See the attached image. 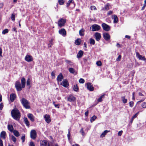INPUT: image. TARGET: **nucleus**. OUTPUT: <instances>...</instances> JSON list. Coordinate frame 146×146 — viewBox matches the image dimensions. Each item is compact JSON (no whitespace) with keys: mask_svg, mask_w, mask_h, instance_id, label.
<instances>
[{"mask_svg":"<svg viewBox=\"0 0 146 146\" xmlns=\"http://www.w3.org/2000/svg\"><path fill=\"white\" fill-rule=\"evenodd\" d=\"M21 85L20 82L19 81H17L15 83V87L18 91H20L22 90V88L25 87L26 80L25 78L23 77L22 78L21 80Z\"/></svg>","mask_w":146,"mask_h":146,"instance_id":"f257e3e1","label":"nucleus"},{"mask_svg":"<svg viewBox=\"0 0 146 146\" xmlns=\"http://www.w3.org/2000/svg\"><path fill=\"white\" fill-rule=\"evenodd\" d=\"M11 115L14 119L17 121H19L21 117V113L19 110L16 108L12 110L11 111Z\"/></svg>","mask_w":146,"mask_h":146,"instance_id":"f03ea898","label":"nucleus"},{"mask_svg":"<svg viewBox=\"0 0 146 146\" xmlns=\"http://www.w3.org/2000/svg\"><path fill=\"white\" fill-rule=\"evenodd\" d=\"M21 104L26 109L30 108L29 102L24 98H22L21 100Z\"/></svg>","mask_w":146,"mask_h":146,"instance_id":"7ed1b4c3","label":"nucleus"},{"mask_svg":"<svg viewBox=\"0 0 146 146\" xmlns=\"http://www.w3.org/2000/svg\"><path fill=\"white\" fill-rule=\"evenodd\" d=\"M66 22V20L63 18L60 19L58 21V26L61 27L64 25L65 24Z\"/></svg>","mask_w":146,"mask_h":146,"instance_id":"20e7f679","label":"nucleus"},{"mask_svg":"<svg viewBox=\"0 0 146 146\" xmlns=\"http://www.w3.org/2000/svg\"><path fill=\"white\" fill-rule=\"evenodd\" d=\"M31 138L33 139H35L37 137V133L35 130L33 129L30 132Z\"/></svg>","mask_w":146,"mask_h":146,"instance_id":"39448f33","label":"nucleus"},{"mask_svg":"<svg viewBox=\"0 0 146 146\" xmlns=\"http://www.w3.org/2000/svg\"><path fill=\"white\" fill-rule=\"evenodd\" d=\"M103 29L106 31H109L110 30V27L105 23H103L102 25Z\"/></svg>","mask_w":146,"mask_h":146,"instance_id":"423d86ee","label":"nucleus"},{"mask_svg":"<svg viewBox=\"0 0 146 146\" xmlns=\"http://www.w3.org/2000/svg\"><path fill=\"white\" fill-rule=\"evenodd\" d=\"M92 27V31H98L101 28V27L100 26L96 24L93 25Z\"/></svg>","mask_w":146,"mask_h":146,"instance_id":"0eeeda50","label":"nucleus"},{"mask_svg":"<svg viewBox=\"0 0 146 146\" xmlns=\"http://www.w3.org/2000/svg\"><path fill=\"white\" fill-rule=\"evenodd\" d=\"M25 60L26 61L29 62L33 61V57L27 54L25 56Z\"/></svg>","mask_w":146,"mask_h":146,"instance_id":"6e6552de","label":"nucleus"},{"mask_svg":"<svg viewBox=\"0 0 146 146\" xmlns=\"http://www.w3.org/2000/svg\"><path fill=\"white\" fill-rule=\"evenodd\" d=\"M86 86L87 89L89 91H92L94 90V88L91 83L90 82L86 84Z\"/></svg>","mask_w":146,"mask_h":146,"instance_id":"1a4fd4ad","label":"nucleus"},{"mask_svg":"<svg viewBox=\"0 0 146 146\" xmlns=\"http://www.w3.org/2000/svg\"><path fill=\"white\" fill-rule=\"evenodd\" d=\"M44 118L46 122L49 123L51 121L50 116L49 115L46 114L44 116Z\"/></svg>","mask_w":146,"mask_h":146,"instance_id":"9d476101","label":"nucleus"},{"mask_svg":"<svg viewBox=\"0 0 146 146\" xmlns=\"http://www.w3.org/2000/svg\"><path fill=\"white\" fill-rule=\"evenodd\" d=\"M104 38L106 40H108L110 39V36L108 33H104L103 34Z\"/></svg>","mask_w":146,"mask_h":146,"instance_id":"9b49d317","label":"nucleus"},{"mask_svg":"<svg viewBox=\"0 0 146 146\" xmlns=\"http://www.w3.org/2000/svg\"><path fill=\"white\" fill-rule=\"evenodd\" d=\"M136 56L140 60L143 61L146 60L145 58L143 56H142L140 55L138 52H136Z\"/></svg>","mask_w":146,"mask_h":146,"instance_id":"f8f14e48","label":"nucleus"},{"mask_svg":"<svg viewBox=\"0 0 146 146\" xmlns=\"http://www.w3.org/2000/svg\"><path fill=\"white\" fill-rule=\"evenodd\" d=\"M94 36L96 40L97 41H99L101 38L100 33L98 32L95 33Z\"/></svg>","mask_w":146,"mask_h":146,"instance_id":"ddd939ff","label":"nucleus"},{"mask_svg":"<svg viewBox=\"0 0 146 146\" xmlns=\"http://www.w3.org/2000/svg\"><path fill=\"white\" fill-rule=\"evenodd\" d=\"M59 33L62 36H65L66 34V32L64 29H62L59 31Z\"/></svg>","mask_w":146,"mask_h":146,"instance_id":"4468645a","label":"nucleus"},{"mask_svg":"<svg viewBox=\"0 0 146 146\" xmlns=\"http://www.w3.org/2000/svg\"><path fill=\"white\" fill-rule=\"evenodd\" d=\"M41 146H49L48 142L46 140L42 141L40 143Z\"/></svg>","mask_w":146,"mask_h":146,"instance_id":"2eb2a0df","label":"nucleus"},{"mask_svg":"<svg viewBox=\"0 0 146 146\" xmlns=\"http://www.w3.org/2000/svg\"><path fill=\"white\" fill-rule=\"evenodd\" d=\"M61 84L65 87H67L69 85L68 82L66 80H63Z\"/></svg>","mask_w":146,"mask_h":146,"instance_id":"dca6fc26","label":"nucleus"},{"mask_svg":"<svg viewBox=\"0 0 146 146\" xmlns=\"http://www.w3.org/2000/svg\"><path fill=\"white\" fill-rule=\"evenodd\" d=\"M75 97L73 96H70L68 98V101L71 102H73L75 100Z\"/></svg>","mask_w":146,"mask_h":146,"instance_id":"f3484780","label":"nucleus"},{"mask_svg":"<svg viewBox=\"0 0 146 146\" xmlns=\"http://www.w3.org/2000/svg\"><path fill=\"white\" fill-rule=\"evenodd\" d=\"M27 117L32 122H33L34 121V117L32 114L28 113L27 115Z\"/></svg>","mask_w":146,"mask_h":146,"instance_id":"a211bd4d","label":"nucleus"},{"mask_svg":"<svg viewBox=\"0 0 146 146\" xmlns=\"http://www.w3.org/2000/svg\"><path fill=\"white\" fill-rule=\"evenodd\" d=\"M112 18L113 19V23H117L118 21V19L116 15H113L112 16Z\"/></svg>","mask_w":146,"mask_h":146,"instance_id":"6ab92c4d","label":"nucleus"},{"mask_svg":"<svg viewBox=\"0 0 146 146\" xmlns=\"http://www.w3.org/2000/svg\"><path fill=\"white\" fill-rule=\"evenodd\" d=\"M16 98V96L15 94H10V99L11 102L14 101Z\"/></svg>","mask_w":146,"mask_h":146,"instance_id":"aec40b11","label":"nucleus"},{"mask_svg":"<svg viewBox=\"0 0 146 146\" xmlns=\"http://www.w3.org/2000/svg\"><path fill=\"white\" fill-rule=\"evenodd\" d=\"M63 79V76L62 74L60 73L57 76V81L58 82H60Z\"/></svg>","mask_w":146,"mask_h":146,"instance_id":"412c9836","label":"nucleus"},{"mask_svg":"<svg viewBox=\"0 0 146 146\" xmlns=\"http://www.w3.org/2000/svg\"><path fill=\"white\" fill-rule=\"evenodd\" d=\"M83 51L81 50H80L77 55V58H81L83 56Z\"/></svg>","mask_w":146,"mask_h":146,"instance_id":"4be33fe9","label":"nucleus"},{"mask_svg":"<svg viewBox=\"0 0 146 146\" xmlns=\"http://www.w3.org/2000/svg\"><path fill=\"white\" fill-rule=\"evenodd\" d=\"M7 127L8 130L11 132H13V126L12 125H8L7 126Z\"/></svg>","mask_w":146,"mask_h":146,"instance_id":"5701e85b","label":"nucleus"},{"mask_svg":"<svg viewBox=\"0 0 146 146\" xmlns=\"http://www.w3.org/2000/svg\"><path fill=\"white\" fill-rule=\"evenodd\" d=\"M138 113L139 112H137L132 117L130 121V123H131V124H132V123L133 121L134 120V119L137 117Z\"/></svg>","mask_w":146,"mask_h":146,"instance_id":"b1692460","label":"nucleus"},{"mask_svg":"<svg viewBox=\"0 0 146 146\" xmlns=\"http://www.w3.org/2000/svg\"><path fill=\"white\" fill-rule=\"evenodd\" d=\"M6 135V133L5 131H2L0 134V136L2 137L3 139H5V135Z\"/></svg>","mask_w":146,"mask_h":146,"instance_id":"393cba45","label":"nucleus"},{"mask_svg":"<svg viewBox=\"0 0 146 146\" xmlns=\"http://www.w3.org/2000/svg\"><path fill=\"white\" fill-rule=\"evenodd\" d=\"M24 121L26 125L29 127L30 125L29 122L27 117H24Z\"/></svg>","mask_w":146,"mask_h":146,"instance_id":"a878e982","label":"nucleus"},{"mask_svg":"<svg viewBox=\"0 0 146 146\" xmlns=\"http://www.w3.org/2000/svg\"><path fill=\"white\" fill-rule=\"evenodd\" d=\"M85 30L83 29H80L79 31V34L80 36H83L84 35V32Z\"/></svg>","mask_w":146,"mask_h":146,"instance_id":"bb28decb","label":"nucleus"},{"mask_svg":"<svg viewBox=\"0 0 146 146\" xmlns=\"http://www.w3.org/2000/svg\"><path fill=\"white\" fill-rule=\"evenodd\" d=\"M13 132V133L14 135L17 137H18L20 135V134L19 132L16 130H14Z\"/></svg>","mask_w":146,"mask_h":146,"instance_id":"cd10ccee","label":"nucleus"},{"mask_svg":"<svg viewBox=\"0 0 146 146\" xmlns=\"http://www.w3.org/2000/svg\"><path fill=\"white\" fill-rule=\"evenodd\" d=\"M121 101L123 104H125L127 102V99L125 98V96H123L121 97Z\"/></svg>","mask_w":146,"mask_h":146,"instance_id":"c85d7f7f","label":"nucleus"},{"mask_svg":"<svg viewBox=\"0 0 146 146\" xmlns=\"http://www.w3.org/2000/svg\"><path fill=\"white\" fill-rule=\"evenodd\" d=\"M110 132L109 131L106 130L104 131L101 134L100 137H104L106 134L108 132Z\"/></svg>","mask_w":146,"mask_h":146,"instance_id":"c756f323","label":"nucleus"},{"mask_svg":"<svg viewBox=\"0 0 146 146\" xmlns=\"http://www.w3.org/2000/svg\"><path fill=\"white\" fill-rule=\"evenodd\" d=\"M74 1L73 0H69L68 2L66 3V7H68L70 4L71 3H74Z\"/></svg>","mask_w":146,"mask_h":146,"instance_id":"7c9ffc66","label":"nucleus"},{"mask_svg":"<svg viewBox=\"0 0 146 146\" xmlns=\"http://www.w3.org/2000/svg\"><path fill=\"white\" fill-rule=\"evenodd\" d=\"M53 39H51L49 41V43L48 44V47L49 48L52 47V45H53Z\"/></svg>","mask_w":146,"mask_h":146,"instance_id":"2f4dec72","label":"nucleus"},{"mask_svg":"<svg viewBox=\"0 0 146 146\" xmlns=\"http://www.w3.org/2000/svg\"><path fill=\"white\" fill-rule=\"evenodd\" d=\"M81 40L80 39H77L75 41V43L76 44L79 45L80 44Z\"/></svg>","mask_w":146,"mask_h":146,"instance_id":"473e14b6","label":"nucleus"},{"mask_svg":"<svg viewBox=\"0 0 146 146\" xmlns=\"http://www.w3.org/2000/svg\"><path fill=\"white\" fill-rule=\"evenodd\" d=\"M90 42L91 44L94 45L95 44V40L92 38L90 39Z\"/></svg>","mask_w":146,"mask_h":146,"instance_id":"72a5a7b5","label":"nucleus"},{"mask_svg":"<svg viewBox=\"0 0 146 146\" xmlns=\"http://www.w3.org/2000/svg\"><path fill=\"white\" fill-rule=\"evenodd\" d=\"M73 90L76 92H78V88L77 86V85H74L73 87Z\"/></svg>","mask_w":146,"mask_h":146,"instance_id":"f704fd0d","label":"nucleus"},{"mask_svg":"<svg viewBox=\"0 0 146 146\" xmlns=\"http://www.w3.org/2000/svg\"><path fill=\"white\" fill-rule=\"evenodd\" d=\"M104 95H102L98 99V102H101L102 101V99L104 98Z\"/></svg>","mask_w":146,"mask_h":146,"instance_id":"c9c22d12","label":"nucleus"},{"mask_svg":"<svg viewBox=\"0 0 146 146\" xmlns=\"http://www.w3.org/2000/svg\"><path fill=\"white\" fill-rule=\"evenodd\" d=\"M65 61L67 64H68L71 66L73 65V63L70 60H65Z\"/></svg>","mask_w":146,"mask_h":146,"instance_id":"e433bc0d","label":"nucleus"},{"mask_svg":"<svg viewBox=\"0 0 146 146\" xmlns=\"http://www.w3.org/2000/svg\"><path fill=\"white\" fill-rule=\"evenodd\" d=\"M70 72L71 73L74 74L75 72L74 70L72 68H70L69 69Z\"/></svg>","mask_w":146,"mask_h":146,"instance_id":"4c0bfd02","label":"nucleus"},{"mask_svg":"<svg viewBox=\"0 0 146 146\" xmlns=\"http://www.w3.org/2000/svg\"><path fill=\"white\" fill-rule=\"evenodd\" d=\"M96 117L94 115L90 119V121L91 122H92L93 121H94L95 119L96 118Z\"/></svg>","mask_w":146,"mask_h":146,"instance_id":"58836bf2","label":"nucleus"},{"mask_svg":"<svg viewBox=\"0 0 146 146\" xmlns=\"http://www.w3.org/2000/svg\"><path fill=\"white\" fill-rule=\"evenodd\" d=\"M58 1L59 4L60 5H63L65 2L64 0H58Z\"/></svg>","mask_w":146,"mask_h":146,"instance_id":"ea45409f","label":"nucleus"},{"mask_svg":"<svg viewBox=\"0 0 146 146\" xmlns=\"http://www.w3.org/2000/svg\"><path fill=\"white\" fill-rule=\"evenodd\" d=\"M9 30L7 29H5L2 31V33L3 34L5 35L6 33H8Z\"/></svg>","mask_w":146,"mask_h":146,"instance_id":"a19ab883","label":"nucleus"},{"mask_svg":"<svg viewBox=\"0 0 146 146\" xmlns=\"http://www.w3.org/2000/svg\"><path fill=\"white\" fill-rule=\"evenodd\" d=\"M15 13H13L11 15V19L13 21H15Z\"/></svg>","mask_w":146,"mask_h":146,"instance_id":"79ce46f5","label":"nucleus"},{"mask_svg":"<svg viewBox=\"0 0 146 146\" xmlns=\"http://www.w3.org/2000/svg\"><path fill=\"white\" fill-rule=\"evenodd\" d=\"M11 139L12 141L15 143L16 142L17 139L13 135L11 136Z\"/></svg>","mask_w":146,"mask_h":146,"instance_id":"37998d69","label":"nucleus"},{"mask_svg":"<svg viewBox=\"0 0 146 146\" xmlns=\"http://www.w3.org/2000/svg\"><path fill=\"white\" fill-rule=\"evenodd\" d=\"M25 136L24 134H23V135L22 136V137H21V139L22 140V142L23 143L25 142Z\"/></svg>","mask_w":146,"mask_h":146,"instance_id":"c03bdc74","label":"nucleus"},{"mask_svg":"<svg viewBox=\"0 0 146 146\" xmlns=\"http://www.w3.org/2000/svg\"><path fill=\"white\" fill-rule=\"evenodd\" d=\"M27 85L28 86H29L30 85V79L29 78H28L27 80Z\"/></svg>","mask_w":146,"mask_h":146,"instance_id":"a18cd8bd","label":"nucleus"},{"mask_svg":"<svg viewBox=\"0 0 146 146\" xmlns=\"http://www.w3.org/2000/svg\"><path fill=\"white\" fill-rule=\"evenodd\" d=\"M79 82L80 83L83 84L84 82L85 81L84 79L82 78H80L79 80Z\"/></svg>","mask_w":146,"mask_h":146,"instance_id":"49530a36","label":"nucleus"},{"mask_svg":"<svg viewBox=\"0 0 146 146\" xmlns=\"http://www.w3.org/2000/svg\"><path fill=\"white\" fill-rule=\"evenodd\" d=\"M129 106L131 107L132 108L133 106L134 103L133 102H132V101L130 102H129Z\"/></svg>","mask_w":146,"mask_h":146,"instance_id":"de8ad7c7","label":"nucleus"},{"mask_svg":"<svg viewBox=\"0 0 146 146\" xmlns=\"http://www.w3.org/2000/svg\"><path fill=\"white\" fill-rule=\"evenodd\" d=\"M96 64L97 66H101L102 65V63L100 61H97L96 63Z\"/></svg>","mask_w":146,"mask_h":146,"instance_id":"09e8293b","label":"nucleus"},{"mask_svg":"<svg viewBox=\"0 0 146 146\" xmlns=\"http://www.w3.org/2000/svg\"><path fill=\"white\" fill-rule=\"evenodd\" d=\"M109 4H108L106 5L105 7V9L108 10L109 9Z\"/></svg>","mask_w":146,"mask_h":146,"instance_id":"8fccbe9b","label":"nucleus"},{"mask_svg":"<svg viewBox=\"0 0 146 146\" xmlns=\"http://www.w3.org/2000/svg\"><path fill=\"white\" fill-rule=\"evenodd\" d=\"M142 106L143 108H146V102H143L142 104Z\"/></svg>","mask_w":146,"mask_h":146,"instance_id":"3c124183","label":"nucleus"},{"mask_svg":"<svg viewBox=\"0 0 146 146\" xmlns=\"http://www.w3.org/2000/svg\"><path fill=\"white\" fill-rule=\"evenodd\" d=\"M12 31H15V33L17 32V29L15 27H14L12 29Z\"/></svg>","mask_w":146,"mask_h":146,"instance_id":"603ef678","label":"nucleus"},{"mask_svg":"<svg viewBox=\"0 0 146 146\" xmlns=\"http://www.w3.org/2000/svg\"><path fill=\"white\" fill-rule=\"evenodd\" d=\"M90 8L91 10H96V7L94 6H91Z\"/></svg>","mask_w":146,"mask_h":146,"instance_id":"864d4df0","label":"nucleus"},{"mask_svg":"<svg viewBox=\"0 0 146 146\" xmlns=\"http://www.w3.org/2000/svg\"><path fill=\"white\" fill-rule=\"evenodd\" d=\"M29 146H35L34 143L33 141H31L29 144Z\"/></svg>","mask_w":146,"mask_h":146,"instance_id":"5fc2aeb1","label":"nucleus"},{"mask_svg":"<svg viewBox=\"0 0 146 146\" xmlns=\"http://www.w3.org/2000/svg\"><path fill=\"white\" fill-rule=\"evenodd\" d=\"M80 133L82 134V135H84V132L83 128H82L80 131Z\"/></svg>","mask_w":146,"mask_h":146,"instance_id":"6e6d98bb","label":"nucleus"},{"mask_svg":"<svg viewBox=\"0 0 146 146\" xmlns=\"http://www.w3.org/2000/svg\"><path fill=\"white\" fill-rule=\"evenodd\" d=\"M122 131H119L118 133V136H121L122 135Z\"/></svg>","mask_w":146,"mask_h":146,"instance_id":"4d7b16f0","label":"nucleus"},{"mask_svg":"<svg viewBox=\"0 0 146 146\" xmlns=\"http://www.w3.org/2000/svg\"><path fill=\"white\" fill-rule=\"evenodd\" d=\"M3 103H1L0 104V110H2L3 108Z\"/></svg>","mask_w":146,"mask_h":146,"instance_id":"13d9d810","label":"nucleus"},{"mask_svg":"<svg viewBox=\"0 0 146 146\" xmlns=\"http://www.w3.org/2000/svg\"><path fill=\"white\" fill-rule=\"evenodd\" d=\"M51 76L53 78H54L55 77V73L53 72H52L51 73Z\"/></svg>","mask_w":146,"mask_h":146,"instance_id":"bf43d9fd","label":"nucleus"},{"mask_svg":"<svg viewBox=\"0 0 146 146\" xmlns=\"http://www.w3.org/2000/svg\"><path fill=\"white\" fill-rule=\"evenodd\" d=\"M121 58V55H119L118 56V58H117L116 60L117 61H119L120 60Z\"/></svg>","mask_w":146,"mask_h":146,"instance_id":"052dcab7","label":"nucleus"},{"mask_svg":"<svg viewBox=\"0 0 146 146\" xmlns=\"http://www.w3.org/2000/svg\"><path fill=\"white\" fill-rule=\"evenodd\" d=\"M68 134H67V136L68 137V139H69L70 138V130L69 129H68Z\"/></svg>","mask_w":146,"mask_h":146,"instance_id":"680f3d73","label":"nucleus"},{"mask_svg":"<svg viewBox=\"0 0 146 146\" xmlns=\"http://www.w3.org/2000/svg\"><path fill=\"white\" fill-rule=\"evenodd\" d=\"M2 50L1 48L0 47V56H1V57H2Z\"/></svg>","mask_w":146,"mask_h":146,"instance_id":"e2e57ef3","label":"nucleus"},{"mask_svg":"<svg viewBox=\"0 0 146 146\" xmlns=\"http://www.w3.org/2000/svg\"><path fill=\"white\" fill-rule=\"evenodd\" d=\"M112 13H113L112 11H110L108 12L107 13V15H110Z\"/></svg>","mask_w":146,"mask_h":146,"instance_id":"0e129e2a","label":"nucleus"},{"mask_svg":"<svg viewBox=\"0 0 146 146\" xmlns=\"http://www.w3.org/2000/svg\"><path fill=\"white\" fill-rule=\"evenodd\" d=\"M3 141L2 140L0 139V146H3Z\"/></svg>","mask_w":146,"mask_h":146,"instance_id":"69168bd1","label":"nucleus"},{"mask_svg":"<svg viewBox=\"0 0 146 146\" xmlns=\"http://www.w3.org/2000/svg\"><path fill=\"white\" fill-rule=\"evenodd\" d=\"M3 3H0V8L1 9L3 8Z\"/></svg>","mask_w":146,"mask_h":146,"instance_id":"338daca9","label":"nucleus"},{"mask_svg":"<svg viewBox=\"0 0 146 146\" xmlns=\"http://www.w3.org/2000/svg\"><path fill=\"white\" fill-rule=\"evenodd\" d=\"M88 110L86 112H85V115L86 116H88Z\"/></svg>","mask_w":146,"mask_h":146,"instance_id":"774afa93","label":"nucleus"}]
</instances>
